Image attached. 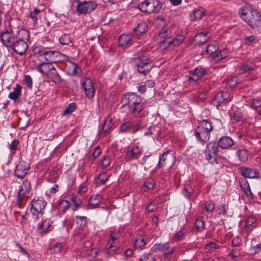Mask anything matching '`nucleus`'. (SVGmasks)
Masks as SVG:
<instances>
[{"label":"nucleus","mask_w":261,"mask_h":261,"mask_svg":"<svg viewBox=\"0 0 261 261\" xmlns=\"http://www.w3.org/2000/svg\"><path fill=\"white\" fill-rule=\"evenodd\" d=\"M256 68L254 62L253 61H246L241 64L238 67V70L241 74L245 73L252 71Z\"/></svg>","instance_id":"nucleus-25"},{"label":"nucleus","mask_w":261,"mask_h":261,"mask_svg":"<svg viewBox=\"0 0 261 261\" xmlns=\"http://www.w3.org/2000/svg\"><path fill=\"white\" fill-rule=\"evenodd\" d=\"M195 227L198 231H202L205 229V223L202 219H197L195 222Z\"/></svg>","instance_id":"nucleus-49"},{"label":"nucleus","mask_w":261,"mask_h":261,"mask_svg":"<svg viewBox=\"0 0 261 261\" xmlns=\"http://www.w3.org/2000/svg\"><path fill=\"white\" fill-rule=\"evenodd\" d=\"M111 163V158L109 155H105L102 157L101 162L100 166L102 168H106L110 166Z\"/></svg>","instance_id":"nucleus-58"},{"label":"nucleus","mask_w":261,"mask_h":261,"mask_svg":"<svg viewBox=\"0 0 261 261\" xmlns=\"http://www.w3.org/2000/svg\"><path fill=\"white\" fill-rule=\"evenodd\" d=\"M126 105H127L132 113L134 115H138L145 107V105L142 102L141 97L136 93H131L127 94Z\"/></svg>","instance_id":"nucleus-7"},{"label":"nucleus","mask_w":261,"mask_h":261,"mask_svg":"<svg viewBox=\"0 0 261 261\" xmlns=\"http://www.w3.org/2000/svg\"><path fill=\"white\" fill-rule=\"evenodd\" d=\"M29 169L30 166L27 162L21 161L16 165L14 173L17 178L22 179L28 174Z\"/></svg>","instance_id":"nucleus-18"},{"label":"nucleus","mask_w":261,"mask_h":261,"mask_svg":"<svg viewBox=\"0 0 261 261\" xmlns=\"http://www.w3.org/2000/svg\"><path fill=\"white\" fill-rule=\"evenodd\" d=\"M165 246V243H156L150 249V251L153 254L156 253L159 251H163L164 247Z\"/></svg>","instance_id":"nucleus-45"},{"label":"nucleus","mask_w":261,"mask_h":261,"mask_svg":"<svg viewBox=\"0 0 261 261\" xmlns=\"http://www.w3.org/2000/svg\"><path fill=\"white\" fill-rule=\"evenodd\" d=\"M64 250V244L61 242L55 243L50 249L51 254H60Z\"/></svg>","instance_id":"nucleus-37"},{"label":"nucleus","mask_w":261,"mask_h":261,"mask_svg":"<svg viewBox=\"0 0 261 261\" xmlns=\"http://www.w3.org/2000/svg\"><path fill=\"white\" fill-rule=\"evenodd\" d=\"M40 13L41 10L36 8H35L33 11L30 12L29 16L34 24L37 23L38 20V15Z\"/></svg>","instance_id":"nucleus-47"},{"label":"nucleus","mask_w":261,"mask_h":261,"mask_svg":"<svg viewBox=\"0 0 261 261\" xmlns=\"http://www.w3.org/2000/svg\"><path fill=\"white\" fill-rule=\"evenodd\" d=\"M210 37L209 33L207 32H201L197 33L195 36L196 44L198 46L203 45L206 42Z\"/></svg>","instance_id":"nucleus-29"},{"label":"nucleus","mask_w":261,"mask_h":261,"mask_svg":"<svg viewBox=\"0 0 261 261\" xmlns=\"http://www.w3.org/2000/svg\"><path fill=\"white\" fill-rule=\"evenodd\" d=\"M260 107H261V99L259 97L253 99L251 102V108L256 110Z\"/></svg>","instance_id":"nucleus-57"},{"label":"nucleus","mask_w":261,"mask_h":261,"mask_svg":"<svg viewBox=\"0 0 261 261\" xmlns=\"http://www.w3.org/2000/svg\"><path fill=\"white\" fill-rule=\"evenodd\" d=\"M256 39V37L254 35L246 36L243 39V43L244 44L250 45L254 43Z\"/></svg>","instance_id":"nucleus-55"},{"label":"nucleus","mask_w":261,"mask_h":261,"mask_svg":"<svg viewBox=\"0 0 261 261\" xmlns=\"http://www.w3.org/2000/svg\"><path fill=\"white\" fill-rule=\"evenodd\" d=\"M120 234L119 231H113L110 234V238L108 240V244L114 243V241L119 238Z\"/></svg>","instance_id":"nucleus-60"},{"label":"nucleus","mask_w":261,"mask_h":261,"mask_svg":"<svg viewBox=\"0 0 261 261\" xmlns=\"http://www.w3.org/2000/svg\"><path fill=\"white\" fill-rule=\"evenodd\" d=\"M76 11L79 14H86L94 10L97 7L95 2L90 0H79L76 1Z\"/></svg>","instance_id":"nucleus-12"},{"label":"nucleus","mask_w":261,"mask_h":261,"mask_svg":"<svg viewBox=\"0 0 261 261\" xmlns=\"http://www.w3.org/2000/svg\"><path fill=\"white\" fill-rule=\"evenodd\" d=\"M145 245V241L141 236L137 238L134 243V247L136 249L142 250Z\"/></svg>","instance_id":"nucleus-42"},{"label":"nucleus","mask_w":261,"mask_h":261,"mask_svg":"<svg viewBox=\"0 0 261 261\" xmlns=\"http://www.w3.org/2000/svg\"><path fill=\"white\" fill-rule=\"evenodd\" d=\"M76 109V104L74 102L70 103L63 112L62 115H67L70 114L72 112H73Z\"/></svg>","instance_id":"nucleus-53"},{"label":"nucleus","mask_w":261,"mask_h":261,"mask_svg":"<svg viewBox=\"0 0 261 261\" xmlns=\"http://www.w3.org/2000/svg\"><path fill=\"white\" fill-rule=\"evenodd\" d=\"M46 205V202L42 198H34L31 201V213L32 218L37 220L39 214H42L43 211Z\"/></svg>","instance_id":"nucleus-11"},{"label":"nucleus","mask_w":261,"mask_h":261,"mask_svg":"<svg viewBox=\"0 0 261 261\" xmlns=\"http://www.w3.org/2000/svg\"><path fill=\"white\" fill-rule=\"evenodd\" d=\"M134 37L132 34L130 35L123 34L118 38V45L120 47H127L132 44Z\"/></svg>","instance_id":"nucleus-23"},{"label":"nucleus","mask_w":261,"mask_h":261,"mask_svg":"<svg viewBox=\"0 0 261 261\" xmlns=\"http://www.w3.org/2000/svg\"><path fill=\"white\" fill-rule=\"evenodd\" d=\"M112 126L111 119L110 118H107L102 126V131L105 133H107Z\"/></svg>","instance_id":"nucleus-56"},{"label":"nucleus","mask_w":261,"mask_h":261,"mask_svg":"<svg viewBox=\"0 0 261 261\" xmlns=\"http://www.w3.org/2000/svg\"><path fill=\"white\" fill-rule=\"evenodd\" d=\"M176 28L174 24H171L170 31H162L160 34L159 44L162 49H166L171 46H178L185 40L187 33L182 31L178 32L175 36L172 37L173 32Z\"/></svg>","instance_id":"nucleus-1"},{"label":"nucleus","mask_w":261,"mask_h":261,"mask_svg":"<svg viewBox=\"0 0 261 261\" xmlns=\"http://www.w3.org/2000/svg\"><path fill=\"white\" fill-rule=\"evenodd\" d=\"M229 55V51L226 48H224L219 50L216 55L214 57L215 60L219 62L222 59L226 58Z\"/></svg>","instance_id":"nucleus-39"},{"label":"nucleus","mask_w":261,"mask_h":261,"mask_svg":"<svg viewBox=\"0 0 261 261\" xmlns=\"http://www.w3.org/2000/svg\"><path fill=\"white\" fill-rule=\"evenodd\" d=\"M154 185L155 182L154 179L152 178H147L146 179L142 186V189L145 191L147 190L151 189L154 187Z\"/></svg>","instance_id":"nucleus-44"},{"label":"nucleus","mask_w":261,"mask_h":261,"mask_svg":"<svg viewBox=\"0 0 261 261\" xmlns=\"http://www.w3.org/2000/svg\"><path fill=\"white\" fill-rule=\"evenodd\" d=\"M72 41V37L67 34H64L59 38L60 43L62 45H69Z\"/></svg>","instance_id":"nucleus-43"},{"label":"nucleus","mask_w":261,"mask_h":261,"mask_svg":"<svg viewBox=\"0 0 261 261\" xmlns=\"http://www.w3.org/2000/svg\"><path fill=\"white\" fill-rule=\"evenodd\" d=\"M175 251V247L172 246L169 242L165 243L163 251L165 259L170 261L172 258V256Z\"/></svg>","instance_id":"nucleus-30"},{"label":"nucleus","mask_w":261,"mask_h":261,"mask_svg":"<svg viewBox=\"0 0 261 261\" xmlns=\"http://www.w3.org/2000/svg\"><path fill=\"white\" fill-rule=\"evenodd\" d=\"M70 203L68 201L64 200L58 201V205L57 206V209L58 210V213L60 215H63L69 207Z\"/></svg>","instance_id":"nucleus-35"},{"label":"nucleus","mask_w":261,"mask_h":261,"mask_svg":"<svg viewBox=\"0 0 261 261\" xmlns=\"http://www.w3.org/2000/svg\"><path fill=\"white\" fill-rule=\"evenodd\" d=\"M162 6V3L159 0H145L138 6L139 10L146 14L159 12Z\"/></svg>","instance_id":"nucleus-9"},{"label":"nucleus","mask_w":261,"mask_h":261,"mask_svg":"<svg viewBox=\"0 0 261 261\" xmlns=\"http://www.w3.org/2000/svg\"><path fill=\"white\" fill-rule=\"evenodd\" d=\"M67 62L68 64L66 65V69L68 75L73 76L81 73V70L76 63L71 61H68Z\"/></svg>","instance_id":"nucleus-27"},{"label":"nucleus","mask_w":261,"mask_h":261,"mask_svg":"<svg viewBox=\"0 0 261 261\" xmlns=\"http://www.w3.org/2000/svg\"><path fill=\"white\" fill-rule=\"evenodd\" d=\"M228 255L230 256L232 259H234L241 255L240 251L238 249H233Z\"/></svg>","instance_id":"nucleus-63"},{"label":"nucleus","mask_w":261,"mask_h":261,"mask_svg":"<svg viewBox=\"0 0 261 261\" xmlns=\"http://www.w3.org/2000/svg\"><path fill=\"white\" fill-rule=\"evenodd\" d=\"M75 221L77 227L82 229L86 226L87 219L85 216H76L75 217Z\"/></svg>","instance_id":"nucleus-40"},{"label":"nucleus","mask_w":261,"mask_h":261,"mask_svg":"<svg viewBox=\"0 0 261 261\" xmlns=\"http://www.w3.org/2000/svg\"><path fill=\"white\" fill-rule=\"evenodd\" d=\"M22 87L19 84H17L15 87L13 88V91L9 93L8 97L10 99L16 101L19 98L21 94Z\"/></svg>","instance_id":"nucleus-32"},{"label":"nucleus","mask_w":261,"mask_h":261,"mask_svg":"<svg viewBox=\"0 0 261 261\" xmlns=\"http://www.w3.org/2000/svg\"><path fill=\"white\" fill-rule=\"evenodd\" d=\"M184 194L186 197H190L194 190L190 185H186L184 188Z\"/></svg>","instance_id":"nucleus-61"},{"label":"nucleus","mask_w":261,"mask_h":261,"mask_svg":"<svg viewBox=\"0 0 261 261\" xmlns=\"http://www.w3.org/2000/svg\"><path fill=\"white\" fill-rule=\"evenodd\" d=\"M218 49V47L216 44H211L207 46L204 51L206 55L211 56L215 53Z\"/></svg>","instance_id":"nucleus-48"},{"label":"nucleus","mask_w":261,"mask_h":261,"mask_svg":"<svg viewBox=\"0 0 261 261\" xmlns=\"http://www.w3.org/2000/svg\"><path fill=\"white\" fill-rule=\"evenodd\" d=\"M102 201V197L100 195H93L88 201L89 207L91 209L97 207Z\"/></svg>","instance_id":"nucleus-34"},{"label":"nucleus","mask_w":261,"mask_h":261,"mask_svg":"<svg viewBox=\"0 0 261 261\" xmlns=\"http://www.w3.org/2000/svg\"><path fill=\"white\" fill-rule=\"evenodd\" d=\"M31 183L29 180L25 179L22 185L19 186L16 196V204L20 208L24 206V201L29 197L30 193Z\"/></svg>","instance_id":"nucleus-8"},{"label":"nucleus","mask_w":261,"mask_h":261,"mask_svg":"<svg viewBox=\"0 0 261 261\" xmlns=\"http://www.w3.org/2000/svg\"><path fill=\"white\" fill-rule=\"evenodd\" d=\"M170 150H167L164 152L162 154L160 155L159 160L158 163L156 168H162L167 164H172L173 165L174 163V157L171 153Z\"/></svg>","instance_id":"nucleus-16"},{"label":"nucleus","mask_w":261,"mask_h":261,"mask_svg":"<svg viewBox=\"0 0 261 261\" xmlns=\"http://www.w3.org/2000/svg\"><path fill=\"white\" fill-rule=\"evenodd\" d=\"M186 229L184 227H181L174 234L173 239L174 241L178 242L181 241L185 239V234L186 232Z\"/></svg>","instance_id":"nucleus-41"},{"label":"nucleus","mask_w":261,"mask_h":261,"mask_svg":"<svg viewBox=\"0 0 261 261\" xmlns=\"http://www.w3.org/2000/svg\"><path fill=\"white\" fill-rule=\"evenodd\" d=\"M46 75L48 77L50 78L52 81L55 83L59 84L61 82V77L60 74L54 65L53 68H51Z\"/></svg>","instance_id":"nucleus-33"},{"label":"nucleus","mask_w":261,"mask_h":261,"mask_svg":"<svg viewBox=\"0 0 261 261\" xmlns=\"http://www.w3.org/2000/svg\"><path fill=\"white\" fill-rule=\"evenodd\" d=\"M219 152V146L216 141H210L206 145L204 151L205 159L213 164L217 162Z\"/></svg>","instance_id":"nucleus-10"},{"label":"nucleus","mask_w":261,"mask_h":261,"mask_svg":"<svg viewBox=\"0 0 261 261\" xmlns=\"http://www.w3.org/2000/svg\"><path fill=\"white\" fill-rule=\"evenodd\" d=\"M133 122L130 121H127L123 123L119 127V132L122 133H130Z\"/></svg>","instance_id":"nucleus-38"},{"label":"nucleus","mask_w":261,"mask_h":261,"mask_svg":"<svg viewBox=\"0 0 261 261\" xmlns=\"http://www.w3.org/2000/svg\"><path fill=\"white\" fill-rule=\"evenodd\" d=\"M242 118V114L239 111H234L231 117V120H235L236 121H240Z\"/></svg>","instance_id":"nucleus-62"},{"label":"nucleus","mask_w":261,"mask_h":261,"mask_svg":"<svg viewBox=\"0 0 261 261\" xmlns=\"http://www.w3.org/2000/svg\"><path fill=\"white\" fill-rule=\"evenodd\" d=\"M240 185L243 190L244 193L246 194V195L248 197H250L252 198L254 196L253 194L251 192L250 187L248 181L246 180V178H242L239 181Z\"/></svg>","instance_id":"nucleus-31"},{"label":"nucleus","mask_w":261,"mask_h":261,"mask_svg":"<svg viewBox=\"0 0 261 261\" xmlns=\"http://www.w3.org/2000/svg\"><path fill=\"white\" fill-rule=\"evenodd\" d=\"M135 56L133 59L136 63L137 71L141 74L146 75L152 68L149 54L140 49Z\"/></svg>","instance_id":"nucleus-3"},{"label":"nucleus","mask_w":261,"mask_h":261,"mask_svg":"<svg viewBox=\"0 0 261 261\" xmlns=\"http://www.w3.org/2000/svg\"><path fill=\"white\" fill-rule=\"evenodd\" d=\"M219 147L223 149H235L237 147L236 146V143L234 142L232 139L229 136H223L219 139L217 142Z\"/></svg>","instance_id":"nucleus-19"},{"label":"nucleus","mask_w":261,"mask_h":261,"mask_svg":"<svg viewBox=\"0 0 261 261\" xmlns=\"http://www.w3.org/2000/svg\"><path fill=\"white\" fill-rule=\"evenodd\" d=\"M213 129V126L211 121L208 119L202 120L198 123L194 135L198 141L204 143L209 140Z\"/></svg>","instance_id":"nucleus-4"},{"label":"nucleus","mask_w":261,"mask_h":261,"mask_svg":"<svg viewBox=\"0 0 261 261\" xmlns=\"http://www.w3.org/2000/svg\"><path fill=\"white\" fill-rule=\"evenodd\" d=\"M232 97H230V94L227 91L218 92L215 95L212 100V103L213 105L217 107V108L221 106L225 105L228 101H231Z\"/></svg>","instance_id":"nucleus-14"},{"label":"nucleus","mask_w":261,"mask_h":261,"mask_svg":"<svg viewBox=\"0 0 261 261\" xmlns=\"http://www.w3.org/2000/svg\"><path fill=\"white\" fill-rule=\"evenodd\" d=\"M52 221L48 219L42 220L39 223L37 227V231L40 234H43L49 231V228L52 225Z\"/></svg>","instance_id":"nucleus-28"},{"label":"nucleus","mask_w":261,"mask_h":261,"mask_svg":"<svg viewBox=\"0 0 261 261\" xmlns=\"http://www.w3.org/2000/svg\"><path fill=\"white\" fill-rule=\"evenodd\" d=\"M23 84L25 85L27 87L30 89L32 88L33 86V82L32 77L30 75H25L23 77Z\"/></svg>","instance_id":"nucleus-54"},{"label":"nucleus","mask_w":261,"mask_h":261,"mask_svg":"<svg viewBox=\"0 0 261 261\" xmlns=\"http://www.w3.org/2000/svg\"><path fill=\"white\" fill-rule=\"evenodd\" d=\"M34 51L38 54L39 61H44L50 63H55L58 56L62 55L57 51L50 50L49 48L43 46H37L34 48Z\"/></svg>","instance_id":"nucleus-6"},{"label":"nucleus","mask_w":261,"mask_h":261,"mask_svg":"<svg viewBox=\"0 0 261 261\" xmlns=\"http://www.w3.org/2000/svg\"><path fill=\"white\" fill-rule=\"evenodd\" d=\"M155 255L149 251L148 253L144 254L140 258V261H155Z\"/></svg>","instance_id":"nucleus-52"},{"label":"nucleus","mask_w":261,"mask_h":261,"mask_svg":"<svg viewBox=\"0 0 261 261\" xmlns=\"http://www.w3.org/2000/svg\"><path fill=\"white\" fill-rule=\"evenodd\" d=\"M147 31V24L145 22L141 21L138 23L136 27L133 29L132 36L139 38Z\"/></svg>","instance_id":"nucleus-24"},{"label":"nucleus","mask_w":261,"mask_h":261,"mask_svg":"<svg viewBox=\"0 0 261 261\" xmlns=\"http://www.w3.org/2000/svg\"><path fill=\"white\" fill-rule=\"evenodd\" d=\"M81 84L84 90L85 96L89 99H92L94 96L95 90L91 80L89 77H84L82 79Z\"/></svg>","instance_id":"nucleus-15"},{"label":"nucleus","mask_w":261,"mask_h":261,"mask_svg":"<svg viewBox=\"0 0 261 261\" xmlns=\"http://www.w3.org/2000/svg\"><path fill=\"white\" fill-rule=\"evenodd\" d=\"M30 37L29 32L25 29H21L18 32L16 39L10 47L15 53L20 56L23 55L28 48L27 40Z\"/></svg>","instance_id":"nucleus-5"},{"label":"nucleus","mask_w":261,"mask_h":261,"mask_svg":"<svg viewBox=\"0 0 261 261\" xmlns=\"http://www.w3.org/2000/svg\"><path fill=\"white\" fill-rule=\"evenodd\" d=\"M53 66L54 64L53 63L39 61V63L36 65L35 68L38 72L46 75L53 68Z\"/></svg>","instance_id":"nucleus-26"},{"label":"nucleus","mask_w":261,"mask_h":261,"mask_svg":"<svg viewBox=\"0 0 261 261\" xmlns=\"http://www.w3.org/2000/svg\"><path fill=\"white\" fill-rule=\"evenodd\" d=\"M238 14L252 29H261V14L256 9L248 5L243 6L239 8Z\"/></svg>","instance_id":"nucleus-2"},{"label":"nucleus","mask_w":261,"mask_h":261,"mask_svg":"<svg viewBox=\"0 0 261 261\" xmlns=\"http://www.w3.org/2000/svg\"><path fill=\"white\" fill-rule=\"evenodd\" d=\"M242 243V239L239 236L234 237L232 240V246L233 247H239L241 245Z\"/></svg>","instance_id":"nucleus-64"},{"label":"nucleus","mask_w":261,"mask_h":261,"mask_svg":"<svg viewBox=\"0 0 261 261\" xmlns=\"http://www.w3.org/2000/svg\"><path fill=\"white\" fill-rule=\"evenodd\" d=\"M188 80L191 82H194L198 81L201 79L205 74V70L202 67H196L194 70L189 72Z\"/></svg>","instance_id":"nucleus-22"},{"label":"nucleus","mask_w":261,"mask_h":261,"mask_svg":"<svg viewBox=\"0 0 261 261\" xmlns=\"http://www.w3.org/2000/svg\"><path fill=\"white\" fill-rule=\"evenodd\" d=\"M167 20H166L164 16L163 15L157 16L154 21V24L156 28L161 29V30L159 32L158 39L159 40V35L162 32L165 31H170V26L168 27L167 29L165 28L167 25Z\"/></svg>","instance_id":"nucleus-20"},{"label":"nucleus","mask_w":261,"mask_h":261,"mask_svg":"<svg viewBox=\"0 0 261 261\" xmlns=\"http://www.w3.org/2000/svg\"><path fill=\"white\" fill-rule=\"evenodd\" d=\"M19 144V141L17 139L13 140L11 143L9 145V148L10 150L11 154L14 155L16 153V150L17 149L18 146Z\"/></svg>","instance_id":"nucleus-50"},{"label":"nucleus","mask_w":261,"mask_h":261,"mask_svg":"<svg viewBox=\"0 0 261 261\" xmlns=\"http://www.w3.org/2000/svg\"><path fill=\"white\" fill-rule=\"evenodd\" d=\"M71 201L73 202L74 204L73 207H72V211H76L81 205V200L75 196H72V197L71 198Z\"/></svg>","instance_id":"nucleus-51"},{"label":"nucleus","mask_w":261,"mask_h":261,"mask_svg":"<svg viewBox=\"0 0 261 261\" xmlns=\"http://www.w3.org/2000/svg\"><path fill=\"white\" fill-rule=\"evenodd\" d=\"M215 207V204L212 200H208L205 203V210L207 213H212Z\"/></svg>","instance_id":"nucleus-59"},{"label":"nucleus","mask_w":261,"mask_h":261,"mask_svg":"<svg viewBox=\"0 0 261 261\" xmlns=\"http://www.w3.org/2000/svg\"><path fill=\"white\" fill-rule=\"evenodd\" d=\"M142 154V151L138 146L129 147L126 151L125 158L127 161L138 159Z\"/></svg>","instance_id":"nucleus-21"},{"label":"nucleus","mask_w":261,"mask_h":261,"mask_svg":"<svg viewBox=\"0 0 261 261\" xmlns=\"http://www.w3.org/2000/svg\"><path fill=\"white\" fill-rule=\"evenodd\" d=\"M195 19L200 20L205 14V10L202 8L196 9L193 12Z\"/></svg>","instance_id":"nucleus-46"},{"label":"nucleus","mask_w":261,"mask_h":261,"mask_svg":"<svg viewBox=\"0 0 261 261\" xmlns=\"http://www.w3.org/2000/svg\"><path fill=\"white\" fill-rule=\"evenodd\" d=\"M236 154L240 161L245 162L248 160L249 153L247 150L243 148L238 149L236 152Z\"/></svg>","instance_id":"nucleus-36"},{"label":"nucleus","mask_w":261,"mask_h":261,"mask_svg":"<svg viewBox=\"0 0 261 261\" xmlns=\"http://www.w3.org/2000/svg\"><path fill=\"white\" fill-rule=\"evenodd\" d=\"M241 175L245 178H261V170H257L254 168L242 167L239 168Z\"/></svg>","instance_id":"nucleus-17"},{"label":"nucleus","mask_w":261,"mask_h":261,"mask_svg":"<svg viewBox=\"0 0 261 261\" xmlns=\"http://www.w3.org/2000/svg\"><path fill=\"white\" fill-rule=\"evenodd\" d=\"M16 39V37H15L11 28H5L0 31V40L7 47L10 48Z\"/></svg>","instance_id":"nucleus-13"}]
</instances>
